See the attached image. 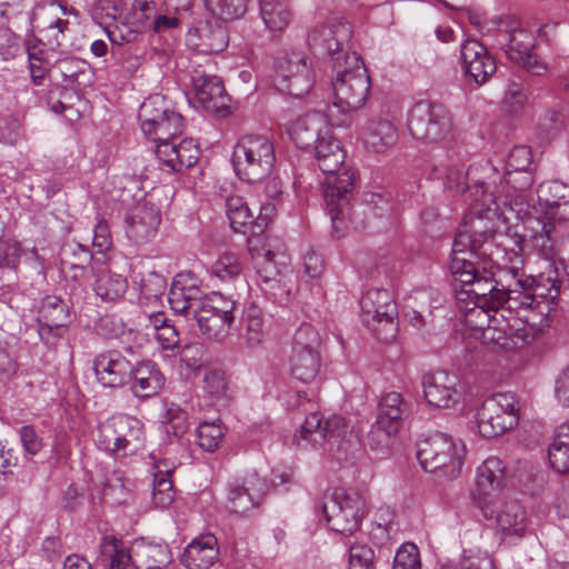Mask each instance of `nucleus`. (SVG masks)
Returning a JSON list of instances; mask_svg holds the SVG:
<instances>
[{
    "label": "nucleus",
    "instance_id": "nucleus-9",
    "mask_svg": "<svg viewBox=\"0 0 569 569\" xmlns=\"http://www.w3.org/2000/svg\"><path fill=\"white\" fill-rule=\"evenodd\" d=\"M465 455L463 443L442 432L420 440L417 450L419 463L426 471H440L449 479L461 473Z\"/></svg>",
    "mask_w": 569,
    "mask_h": 569
},
{
    "label": "nucleus",
    "instance_id": "nucleus-60",
    "mask_svg": "<svg viewBox=\"0 0 569 569\" xmlns=\"http://www.w3.org/2000/svg\"><path fill=\"white\" fill-rule=\"evenodd\" d=\"M326 442L332 449L335 446L340 448L345 445L347 437L350 435L349 421L338 415H333L325 420Z\"/></svg>",
    "mask_w": 569,
    "mask_h": 569
},
{
    "label": "nucleus",
    "instance_id": "nucleus-3",
    "mask_svg": "<svg viewBox=\"0 0 569 569\" xmlns=\"http://www.w3.org/2000/svg\"><path fill=\"white\" fill-rule=\"evenodd\" d=\"M490 171L487 181L476 183L471 190V194H475L472 208L487 217L502 216L508 220V212L515 214L513 202L519 196L528 194L533 184V170L506 171L503 177L495 168H490Z\"/></svg>",
    "mask_w": 569,
    "mask_h": 569
},
{
    "label": "nucleus",
    "instance_id": "nucleus-6",
    "mask_svg": "<svg viewBox=\"0 0 569 569\" xmlns=\"http://www.w3.org/2000/svg\"><path fill=\"white\" fill-rule=\"evenodd\" d=\"M496 43L507 57L521 64L528 72L540 76L547 71V64L533 52L535 36L525 29L520 21L509 13L493 17Z\"/></svg>",
    "mask_w": 569,
    "mask_h": 569
},
{
    "label": "nucleus",
    "instance_id": "nucleus-62",
    "mask_svg": "<svg viewBox=\"0 0 569 569\" xmlns=\"http://www.w3.org/2000/svg\"><path fill=\"white\" fill-rule=\"evenodd\" d=\"M375 552L366 542L355 541L348 549V569H373Z\"/></svg>",
    "mask_w": 569,
    "mask_h": 569
},
{
    "label": "nucleus",
    "instance_id": "nucleus-30",
    "mask_svg": "<svg viewBox=\"0 0 569 569\" xmlns=\"http://www.w3.org/2000/svg\"><path fill=\"white\" fill-rule=\"evenodd\" d=\"M219 557L218 540L213 535L194 538L183 550L181 563L187 569H209Z\"/></svg>",
    "mask_w": 569,
    "mask_h": 569
},
{
    "label": "nucleus",
    "instance_id": "nucleus-44",
    "mask_svg": "<svg viewBox=\"0 0 569 569\" xmlns=\"http://www.w3.org/2000/svg\"><path fill=\"white\" fill-rule=\"evenodd\" d=\"M154 129L150 133H143L153 140L157 144L171 143L182 133L184 124L180 113L171 110L168 114L154 123Z\"/></svg>",
    "mask_w": 569,
    "mask_h": 569
},
{
    "label": "nucleus",
    "instance_id": "nucleus-19",
    "mask_svg": "<svg viewBox=\"0 0 569 569\" xmlns=\"http://www.w3.org/2000/svg\"><path fill=\"white\" fill-rule=\"evenodd\" d=\"M66 14L67 8L59 2L37 4L30 27L38 30L52 49L63 51L70 32V22L64 19Z\"/></svg>",
    "mask_w": 569,
    "mask_h": 569
},
{
    "label": "nucleus",
    "instance_id": "nucleus-54",
    "mask_svg": "<svg viewBox=\"0 0 569 569\" xmlns=\"http://www.w3.org/2000/svg\"><path fill=\"white\" fill-rule=\"evenodd\" d=\"M462 393H418V409L432 415L440 409L455 408L461 401Z\"/></svg>",
    "mask_w": 569,
    "mask_h": 569
},
{
    "label": "nucleus",
    "instance_id": "nucleus-34",
    "mask_svg": "<svg viewBox=\"0 0 569 569\" xmlns=\"http://www.w3.org/2000/svg\"><path fill=\"white\" fill-rule=\"evenodd\" d=\"M430 179H443L445 188L451 191L455 194L463 193L467 191V200L469 201V206L472 200H475V194H471L472 186H468L466 182L467 174L463 170V166L459 163L452 162H440L435 164L429 173Z\"/></svg>",
    "mask_w": 569,
    "mask_h": 569
},
{
    "label": "nucleus",
    "instance_id": "nucleus-43",
    "mask_svg": "<svg viewBox=\"0 0 569 569\" xmlns=\"http://www.w3.org/2000/svg\"><path fill=\"white\" fill-rule=\"evenodd\" d=\"M171 111L164 97L157 93L148 97L140 106L138 118L143 133H150L154 123Z\"/></svg>",
    "mask_w": 569,
    "mask_h": 569
},
{
    "label": "nucleus",
    "instance_id": "nucleus-42",
    "mask_svg": "<svg viewBox=\"0 0 569 569\" xmlns=\"http://www.w3.org/2000/svg\"><path fill=\"white\" fill-rule=\"evenodd\" d=\"M132 387L140 389L161 390L164 387L166 378L158 365L151 360L141 361L130 373Z\"/></svg>",
    "mask_w": 569,
    "mask_h": 569
},
{
    "label": "nucleus",
    "instance_id": "nucleus-63",
    "mask_svg": "<svg viewBox=\"0 0 569 569\" xmlns=\"http://www.w3.org/2000/svg\"><path fill=\"white\" fill-rule=\"evenodd\" d=\"M475 258H450L449 271L456 282L460 283V289L466 287L471 280L476 279V274L479 273L475 266Z\"/></svg>",
    "mask_w": 569,
    "mask_h": 569
},
{
    "label": "nucleus",
    "instance_id": "nucleus-56",
    "mask_svg": "<svg viewBox=\"0 0 569 569\" xmlns=\"http://www.w3.org/2000/svg\"><path fill=\"white\" fill-rule=\"evenodd\" d=\"M167 289L166 278L157 271L149 270L141 273L140 300L146 302L161 299Z\"/></svg>",
    "mask_w": 569,
    "mask_h": 569
},
{
    "label": "nucleus",
    "instance_id": "nucleus-26",
    "mask_svg": "<svg viewBox=\"0 0 569 569\" xmlns=\"http://www.w3.org/2000/svg\"><path fill=\"white\" fill-rule=\"evenodd\" d=\"M161 222L160 211L149 203H140L126 216V234L136 244L153 239Z\"/></svg>",
    "mask_w": 569,
    "mask_h": 569
},
{
    "label": "nucleus",
    "instance_id": "nucleus-27",
    "mask_svg": "<svg viewBox=\"0 0 569 569\" xmlns=\"http://www.w3.org/2000/svg\"><path fill=\"white\" fill-rule=\"evenodd\" d=\"M156 156L162 170L179 172L197 163L200 150L193 139H183L179 143L157 144Z\"/></svg>",
    "mask_w": 569,
    "mask_h": 569
},
{
    "label": "nucleus",
    "instance_id": "nucleus-4",
    "mask_svg": "<svg viewBox=\"0 0 569 569\" xmlns=\"http://www.w3.org/2000/svg\"><path fill=\"white\" fill-rule=\"evenodd\" d=\"M539 206L529 194L519 196L513 202L515 218L523 220L529 232L531 219L541 222H569V184L559 180H550L539 184L537 189Z\"/></svg>",
    "mask_w": 569,
    "mask_h": 569
},
{
    "label": "nucleus",
    "instance_id": "nucleus-22",
    "mask_svg": "<svg viewBox=\"0 0 569 569\" xmlns=\"http://www.w3.org/2000/svg\"><path fill=\"white\" fill-rule=\"evenodd\" d=\"M191 82L194 99L203 110L220 117L227 113L229 99L219 77L207 73L201 68H196L191 72Z\"/></svg>",
    "mask_w": 569,
    "mask_h": 569
},
{
    "label": "nucleus",
    "instance_id": "nucleus-58",
    "mask_svg": "<svg viewBox=\"0 0 569 569\" xmlns=\"http://www.w3.org/2000/svg\"><path fill=\"white\" fill-rule=\"evenodd\" d=\"M518 423V416L513 413L502 415V418L489 419V417L477 416V425L479 433L483 438H495Z\"/></svg>",
    "mask_w": 569,
    "mask_h": 569
},
{
    "label": "nucleus",
    "instance_id": "nucleus-20",
    "mask_svg": "<svg viewBox=\"0 0 569 569\" xmlns=\"http://www.w3.org/2000/svg\"><path fill=\"white\" fill-rule=\"evenodd\" d=\"M491 515L480 512L486 520H495L503 539H521L526 536L530 520L525 507L516 499L499 497L488 503Z\"/></svg>",
    "mask_w": 569,
    "mask_h": 569
},
{
    "label": "nucleus",
    "instance_id": "nucleus-5",
    "mask_svg": "<svg viewBox=\"0 0 569 569\" xmlns=\"http://www.w3.org/2000/svg\"><path fill=\"white\" fill-rule=\"evenodd\" d=\"M231 160L239 179L248 183L261 182L274 168V143L266 134H243L233 147Z\"/></svg>",
    "mask_w": 569,
    "mask_h": 569
},
{
    "label": "nucleus",
    "instance_id": "nucleus-21",
    "mask_svg": "<svg viewBox=\"0 0 569 569\" xmlns=\"http://www.w3.org/2000/svg\"><path fill=\"white\" fill-rule=\"evenodd\" d=\"M268 489L266 479L256 472L247 475L242 482H230L227 488V509L232 513L246 516L260 506Z\"/></svg>",
    "mask_w": 569,
    "mask_h": 569
},
{
    "label": "nucleus",
    "instance_id": "nucleus-61",
    "mask_svg": "<svg viewBox=\"0 0 569 569\" xmlns=\"http://www.w3.org/2000/svg\"><path fill=\"white\" fill-rule=\"evenodd\" d=\"M223 436L222 427L216 422L203 421L197 429L198 445L208 452H213L219 448Z\"/></svg>",
    "mask_w": 569,
    "mask_h": 569
},
{
    "label": "nucleus",
    "instance_id": "nucleus-48",
    "mask_svg": "<svg viewBox=\"0 0 569 569\" xmlns=\"http://www.w3.org/2000/svg\"><path fill=\"white\" fill-rule=\"evenodd\" d=\"M242 338L249 348H256L263 341V315L262 311L256 307L250 306L241 320Z\"/></svg>",
    "mask_w": 569,
    "mask_h": 569
},
{
    "label": "nucleus",
    "instance_id": "nucleus-51",
    "mask_svg": "<svg viewBox=\"0 0 569 569\" xmlns=\"http://www.w3.org/2000/svg\"><path fill=\"white\" fill-rule=\"evenodd\" d=\"M49 323H70V309L66 301L58 296H47L42 299L37 318Z\"/></svg>",
    "mask_w": 569,
    "mask_h": 569
},
{
    "label": "nucleus",
    "instance_id": "nucleus-14",
    "mask_svg": "<svg viewBox=\"0 0 569 569\" xmlns=\"http://www.w3.org/2000/svg\"><path fill=\"white\" fill-rule=\"evenodd\" d=\"M490 242L497 244V253L502 254L505 268L515 280L512 286L520 292L535 293L537 299H547L540 291L541 287L532 276H527L523 271V252L526 247L531 249L529 244L528 231L525 234L517 232H507L506 234H496V239Z\"/></svg>",
    "mask_w": 569,
    "mask_h": 569
},
{
    "label": "nucleus",
    "instance_id": "nucleus-25",
    "mask_svg": "<svg viewBox=\"0 0 569 569\" xmlns=\"http://www.w3.org/2000/svg\"><path fill=\"white\" fill-rule=\"evenodd\" d=\"M503 305L505 306L487 310H475L471 315L477 313L478 317H481L482 321L477 323V327L485 329L486 336L491 341L505 348L508 346L507 340L518 330L516 325L511 323V320L525 322L516 315V311L506 308L507 303Z\"/></svg>",
    "mask_w": 569,
    "mask_h": 569
},
{
    "label": "nucleus",
    "instance_id": "nucleus-18",
    "mask_svg": "<svg viewBox=\"0 0 569 569\" xmlns=\"http://www.w3.org/2000/svg\"><path fill=\"white\" fill-rule=\"evenodd\" d=\"M506 485L505 462L498 457H488L476 470L475 488L469 493L471 506L480 512L491 515L488 503L501 497L500 492Z\"/></svg>",
    "mask_w": 569,
    "mask_h": 569
},
{
    "label": "nucleus",
    "instance_id": "nucleus-16",
    "mask_svg": "<svg viewBox=\"0 0 569 569\" xmlns=\"http://www.w3.org/2000/svg\"><path fill=\"white\" fill-rule=\"evenodd\" d=\"M529 244L541 258L552 261L561 254L569 276V222L529 221Z\"/></svg>",
    "mask_w": 569,
    "mask_h": 569
},
{
    "label": "nucleus",
    "instance_id": "nucleus-29",
    "mask_svg": "<svg viewBox=\"0 0 569 569\" xmlns=\"http://www.w3.org/2000/svg\"><path fill=\"white\" fill-rule=\"evenodd\" d=\"M399 138L396 124L382 117L370 118L361 130L365 148L373 153H383L392 148Z\"/></svg>",
    "mask_w": 569,
    "mask_h": 569
},
{
    "label": "nucleus",
    "instance_id": "nucleus-35",
    "mask_svg": "<svg viewBox=\"0 0 569 569\" xmlns=\"http://www.w3.org/2000/svg\"><path fill=\"white\" fill-rule=\"evenodd\" d=\"M99 561L108 569H126L133 563L132 548L116 536H103L100 540Z\"/></svg>",
    "mask_w": 569,
    "mask_h": 569
},
{
    "label": "nucleus",
    "instance_id": "nucleus-28",
    "mask_svg": "<svg viewBox=\"0 0 569 569\" xmlns=\"http://www.w3.org/2000/svg\"><path fill=\"white\" fill-rule=\"evenodd\" d=\"M97 379L104 388H122L130 382L131 363L118 351H107L93 360Z\"/></svg>",
    "mask_w": 569,
    "mask_h": 569
},
{
    "label": "nucleus",
    "instance_id": "nucleus-2",
    "mask_svg": "<svg viewBox=\"0 0 569 569\" xmlns=\"http://www.w3.org/2000/svg\"><path fill=\"white\" fill-rule=\"evenodd\" d=\"M312 147L319 169L327 174L323 198L333 223V232H337V222L349 203L356 173L351 169H341L346 154L340 142L330 134V129Z\"/></svg>",
    "mask_w": 569,
    "mask_h": 569
},
{
    "label": "nucleus",
    "instance_id": "nucleus-41",
    "mask_svg": "<svg viewBox=\"0 0 569 569\" xmlns=\"http://www.w3.org/2000/svg\"><path fill=\"white\" fill-rule=\"evenodd\" d=\"M325 421L320 413H309L299 432L295 436V442L302 449L318 448L326 443Z\"/></svg>",
    "mask_w": 569,
    "mask_h": 569
},
{
    "label": "nucleus",
    "instance_id": "nucleus-49",
    "mask_svg": "<svg viewBox=\"0 0 569 569\" xmlns=\"http://www.w3.org/2000/svg\"><path fill=\"white\" fill-rule=\"evenodd\" d=\"M193 317L197 319L201 333L208 339L217 341H223L229 336L233 325V321L213 316V313H203V311H198Z\"/></svg>",
    "mask_w": 569,
    "mask_h": 569
},
{
    "label": "nucleus",
    "instance_id": "nucleus-1",
    "mask_svg": "<svg viewBox=\"0 0 569 569\" xmlns=\"http://www.w3.org/2000/svg\"><path fill=\"white\" fill-rule=\"evenodd\" d=\"M459 300H471L472 311L492 309L505 306L529 326L541 325L551 310L548 299L539 300L535 293L520 292L510 283L508 289L498 288L497 281L487 274L477 273L466 287L457 291Z\"/></svg>",
    "mask_w": 569,
    "mask_h": 569
},
{
    "label": "nucleus",
    "instance_id": "nucleus-15",
    "mask_svg": "<svg viewBox=\"0 0 569 569\" xmlns=\"http://www.w3.org/2000/svg\"><path fill=\"white\" fill-rule=\"evenodd\" d=\"M315 83V76L308 59L297 51L288 52L276 61L274 88L293 98H302Z\"/></svg>",
    "mask_w": 569,
    "mask_h": 569
},
{
    "label": "nucleus",
    "instance_id": "nucleus-37",
    "mask_svg": "<svg viewBox=\"0 0 569 569\" xmlns=\"http://www.w3.org/2000/svg\"><path fill=\"white\" fill-rule=\"evenodd\" d=\"M93 290L102 301L116 302L124 297L128 281L122 274L101 269L96 274Z\"/></svg>",
    "mask_w": 569,
    "mask_h": 569
},
{
    "label": "nucleus",
    "instance_id": "nucleus-33",
    "mask_svg": "<svg viewBox=\"0 0 569 569\" xmlns=\"http://www.w3.org/2000/svg\"><path fill=\"white\" fill-rule=\"evenodd\" d=\"M132 559L136 569H163L172 558L168 545L142 539L133 543Z\"/></svg>",
    "mask_w": 569,
    "mask_h": 569
},
{
    "label": "nucleus",
    "instance_id": "nucleus-53",
    "mask_svg": "<svg viewBox=\"0 0 569 569\" xmlns=\"http://www.w3.org/2000/svg\"><path fill=\"white\" fill-rule=\"evenodd\" d=\"M156 469L157 471L153 473L152 500L157 507L167 508L174 498L170 469H161L159 465H156Z\"/></svg>",
    "mask_w": 569,
    "mask_h": 569
},
{
    "label": "nucleus",
    "instance_id": "nucleus-13",
    "mask_svg": "<svg viewBox=\"0 0 569 569\" xmlns=\"http://www.w3.org/2000/svg\"><path fill=\"white\" fill-rule=\"evenodd\" d=\"M321 510L332 531L352 535L359 530L366 515V502L356 491L335 490L330 496H325Z\"/></svg>",
    "mask_w": 569,
    "mask_h": 569
},
{
    "label": "nucleus",
    "instance_id": "nucleus-32",
    "mask_svg": "<svg viewBox=\"0 0 569 569\" xmlns=\"http://www.w3.org/2000/svg\"><path fill=\"white\" fill-rule=\"evenodd\" d=\"M261 238H248V249L252 256L257 274L267 289H276L282 281L281 272L277 268L273 252L261 246Z\"/></svg>",
    "mask_w": 569,
    "mask_h": 569
},
{
    "label": "nucleus",
    "instance_id": "nucleus-47",
    "mask_svg": "<svg viewBox=\"0 0 569 569\" xmlns=\"http://www.w3.org/2000/svg\"><path fill=\"white\" fill-rule=\"evenodd\" d=\"M164 413L162 416V431L167 436V440L171 438L179 439L188 430V413L173 402H164Z\"/></svg>",
    "mask_w": 569,
    "mask_h": 569
},
{
    "label": "nucleus",
    "instance_id": "nucleus-50",
    "mask_svg": "<svg viewBox=\"0 0 569 569\" xmlns=\"http://www.w3.org/2000/svg\"><path fill=\"white\" fill-rule=\"evenodd\" d=\"M88 64L84 61L73 57H68L58 60L52 67V72L69 86H80L84 84Z\"/></svg>",
    "mask_w": 569,
    "mask_h": 569
},
{
    "label": "nucleus",
    "instance_id": "nucleus-8",
    "mask_svg": "<svg viewBox=\"0 0 569 569\" xmlns=\"http://www.w3.org/2000/svg\"><path fill=\"white\" fill-rule=\"evenodd\" d=\"M346 67L335 63L336 78L332 82L335 107L342 112L359 109L368 99L370 78L361 58L356 53L345 56Z\"/></svg>",
    "mask_w": 569,
    "mask_h": 569
},
{
    "label": "nucleus",
    "instance_id": "nucleus-7",
    "mask_svg": "<svg viewBox=\"0 0 569 569\" xmlns=\"http://www.w3.org/2000/svg\"><path fill=\"white\" fill-rule=\"evenodd\" d=\"M408 406L402 393H385L378 405V413L367 435V447L378 459L393 455Z\"/></svg>",
    "mask_w": 569,
    "mask_h": 569
},
{
    "label": "nucleus",
    "instance_id": "nucleus-64",
    "mask_svg": "<svg viewBox=\"0 0 569 569\" xmlns=\"http://www.w3.org/2000/svg\"><path fill=\"white\" fill-rule=\"evenodd\" d=\"M393 569H421L419 550L413 543H403L396 552Z\"/></svg>",
    "mask_w": 569,
    "mask_h": 569
},
{
    "label": "nucleus",
    "instance_id": "nucleus-10",
    "mask_svg": "<svg viewBox=\"0 0 569 569\" xmlns=\"http://www.w3.org/2000/svg\"><path fill=\"white\" fill-rule=\"evenodd\" d=\"M144 441V426L136 417L114 415L99 426L97 445L114 457L137 453Z\"/></svg>",
    "mask_w": 569,
    "mask_h": 569
},
{
    "label": "nucleus",
    "instance_id": "nucleus-40",
    "mask_svg": "<svg viewBox=\"0 0 569 569\" xmlns=\"http://www.w3.org/2000/svg\"><path fill=\"white\" fill-rule=\"evenodd\" d=\"M321 353L319 352H293L290 357V373L293 379L301 383L312 382L320 372Z\"/></svg>",
    "mask_w": 569,
    "mask_h": 569
},
{
    "label": "nucleus",
    "instance_id": "nucleus-36",
    "mask_svg": "<svg viewBox=\"0 0 569 569\" xmlns=\"http://www.w3.org/2000/svg\"><path fill=\"white\" fill-rule=\"evenodd\" d=\"M226 212L231 228L236 232L248 234V238H258L254 217L247 201L240 196H230L226 200Z\"/></svg>",
    "mask_w": 569,
    "mask_h": 569
},
{
    "label": "nucleus",
    "instance_id": "nucleus-52",
    "mask_svg": "<svg viewBox=\"0 0 569 569\" xmlns=\"http://www.w3.org/2000/svg\"><path fill=\"white\" fill-rule=\"evenodd\" d=\"M322 350V338L316 327L310 323H301L292 339L293 352H319Z\"/></svg>",
    "mask_w": 569,
    "mask_h": 569
},
{
    "label": "nucleus",
    "instance_id": "nucleus-39",
    "mask_svg": "<svg viewBox=\"0 0 569 569\" xmlns=\"http://www.w3.org/2000/svg\"><path fill=\"white\" fill-rule=\"evenodd\" d=\"M210 274L222 283L243 281V262L238 253L222 252L210 267Z\"/></svg>",
    "mask_w": 569,
    "mask_h": 569
},
{
    "label": "nucleus",
    "instance_id": "nucleus-55",
    "mask_svg": "<svg viewBox=\"0 0 569 569\" xmlns=\"http://www.w3.org/2000/svg\"><path fill=\"white\" fill-rule=\"evenodd\" d=\"M207 9L223 21L241 18L248 9V0H206Z\"/></svg>",
    "mask_w": 569,
    "mask_h": 569
},
{
    "label": "nucleus",
    "instance_id": "nucleus-46",
    "mask_svg": "<svg viewBox=\"0 0 569 569\" xmlns=\"http://www.w3.org/2000/svg\"><path fill=\"white\" fill-rule=\"evenodd\" d=\"M439 569H498L493 557L486 550L465 549L456 561H449Z\"/></svg>",
    "mask_w": 569,
    "mask_h": 569
},
{
    "label": "nucleus",
    "instance_id": "nucleus-23",
    "mask_svg": "<svg viewBox=\"0 0 569 569\" xmlns=\"http://www.w3.org/2000/svg\"><path fill=\"white\" fill-rule=\"evenodd\" d=\"M460 60L463 74L477 86L486 83L497 71L495 58L477 40H466L461 44Z\"/></svg>",
    "mask_w": 569,
    "mask_h": 569
},
{
    "label": "nucleus",
    "instance_id": "nucleus-24",
    "mask_svg": "<svg viewBox=\"0 0 569 569\" xmlns=\"http://www.w3.org/2000/svg\"><path fill=\"white\" fill-rule=\"evenodd\" d=\"M351 29L349 23L321 26L310 31L308 44L315 54L330 57L340 62L342 46L350 38Z\"/></svg>",
    "mask_w": 569,
    "mask_h": 569
},
{
    "label": "nucleus",
    "instance_id": "nucleus-38",
    "mask_svg": "<svg viewBox=\"0 0 569 569\" xmlns=\"http://www.w3.org/2000/svg\"><path fill=\"white\" fill-rule=\"evenodd\" d=\"M521 405L517 393H491L485 399L477 416L502 418V415L513 413L520 418Z\"/></svg>",
    "mask_w": 569,
    "mask_h": 569
},
{
    "label": "nucleus",
    "instance_id": "nucleus-17",
    "mask_svg": "<svg viewBox=\"0 0 569 569\" xmlns=\"http://www.w3.org/2000/svg\"><path fill=\"white\" fill-rule=\"evenodd\" d=\"M496 217H487L485 212H476L470 204V213L465 218L463 224L457 230L452 242L450 258H476L482 252L483 246H491L490 240L496 239L493 228L488 226ZM486 254V251H483Z\"/></svg>",
    "mask_w": 569,
    "mask_h": 569
},
{
    "label": "nucleus",
    "instance_id": "nucleus-57",
    "mask_svg": "<svg viewBox=\"0 0 569 569\" xmlns=\"http://www.w3.org/2000/svg\"><path fill=\"white\" fill-rule=\"evenodd\" d=\"M201 42L199 43L200 51L206 53L221 52L228 44V34L223 27L204 26L197 30Z\"/></svg>",
    "mask_w": 569,
    "mask_h": 569
},
{
    "label": "nucleus",
    "instance_id": "nucleus-59",
    "mask_svg": "<svg viewBox=\"0 0 569 569\" xmlns=\"http://www.w3.org/2000/svg\"><path fill=\"white\" fill-rule=\"evenodd\" d=\"M236 301L231 298H226L219 292L204 297L202 306L199 311L203 313H213V316H220L221 318L234 322V309Z\"/></svg>",
    "mask_w": 569,
    "mask_h": 569
},
{
    "label": "nucleus",
    "instance_id": "nucleus-11",
    "mask_svg": "<svg viewBox=\"0 0 569 569\" xmlns=\"http://www.w3.org/2000/svg\"><path fill=\"white\" fill-rule=\"evenodd\" d=\"M362 323L378 340L389 343L398 332L397 305L386 289H369L360 299Z\"/></svg>",
    "mask_w": 569,
    "mask_h": 569
},
{
    "label": "nucleus",
    "instance_id": "nucleus-31",
    "mask_svg": "<svg viewBox=\"0 0 569 569\" xmlns=\"http://www.w3.org/2000/svg\"><path fill=\"white\" fill-rule=\"evenodd\" d=\"M329 130L328 120L321 112L315 111L298 118L290 128L293 142L301 149L312 147Z\"/></svg>",
    "mask_w": 569,
    "mask_h": 569
},
{
    "label": "nucleus",
    "instance_id": "nucleus-12",
    "mask_svg": "<svg viewBox=\"0 0 569 569\" xmlns=\"http://www.w3.org/2000/svg\"><path fill=\"white\" fill-rule=\"evenodd\" d=\"M407 127L416 140L437 143L447 139L452 131L453 120L450 111L442 104L422 100L410 110Z\"/></svg>",
    "mask_w": 569,
    "mask_h": 569
},
{
    "label": "nucleus",
    "instance_id": "nucleus-45",
    "mask_svg": "<svg viewBox=\"0 0 569 569\" xmlns=\"http://www.w3.org/2000/svg\"><path fill=\"white\" fill-rule=\"evenodd\" d=\"M260 14L270 31H282L291 21V12L281 0H260Z\"/></svg>",
    "mask_w": 569,
    "mask_h": 569
}]
</instances>
